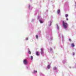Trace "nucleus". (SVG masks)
I'll return each mask as SVG.
<instances>
[{
	"instance_id": "obj_13",
	"label": "nucleus",
	"mask_w": 76,
	"mask_h": 76,
	"mask_svg": "<svg viewBox=\"0 0 76 76\" xmlns=\"http://www.w3.org/2000/svg\"><path fill=\"white\" fill-rule=\"evenodd\" d=\"M41 54H43V53H44V52H43V51H41Z\"/></svg>"
},
{
	"instance_id": "obj_2",
	"label": "nucleus",
	"mask_w": 76,
	"mask_h": 76,
	"mask_svg": "<svg viewBox=\"0 0 76 76\" xmlns=\"http://www.w3.org/2000/svg\"><path fill=\"white\" fill-rule=\"evenodd\" d=\"M23 63H24V64H26L28 63V62L26 59H25L23 61Z\"/></svg>"
},
{
	"instance_id": "obj_19",
	"label": "nucleus",
	"mask_w": 76,
	"mask_h": 76,
	"mask_svg": "<svg viewBox=\"0 0 76 76\" xmlns=\"http://www.w3.org/2000/svg\"><path fill=\"white\" fill-rule=\"evenodd\" d=\"M28 38H26V40H28Z\"/></svg>"
},
{
	"instance_id": "obj_15",
	"label": "nucleus",
	"mask_w": 76,
	"mask_h": 76,
	"mask_svg": "<svg viewBox=\"0 0 76 76\" xmlns=\"http://www.w3.org/2000/svg\"><path fill=\"white\" fill-rule=\"evenodd\" d=\"M41 51H43V49L41 48Z\"/></svg>"
},
{
	"instance_id": "obj_5",
	"label": "nucleus",
	"mask_w": 76,
	"mask_h": 76,
	"mask_svg": "<svg viewBox=\"0 0 76 76\" xmlns=\"http://www.w3.org/2000/svg\"><path fill=\"white\" fill-rule=\"evenodd\" d=\"M60 13V10H58L57 11V13Z\"/></svg>"
},
{
	"instance_id": "obj_20",
	"label": "nucleus",
	"mask_w": 76,
	"mask_h": 76,
	"mask_svg": "<svg viewBox=\"0 0 76 76\" xmlns=\"http://www.w3.org/2000/svg\"><path fill=\"white\" fill-rule=\"evenodd\" d=\"M30 7H31V6H30V5H29V6H28V8H30Z\"/></svg>"
},
{
	"instance_id": "obj_7",
	"label": "nucleus",
	"mask_w": 76,
	"mask_h": 76,
	"mask_svg": "<svg viewBox=\"0 0 76 76\" xmlns=\"http://www.w3.org/2000/svg\"><path fill=\"white\" fill-rule=\"evenodd\" d=\"M57 27L58 29V30H59V27H58V26L57 24Z\"/></svg>"
},
{
	"instance_id": "obj_1",
	"label": "nucleus",
	"mask_w": 76,
	"mask_h": 76,
	"mask_svg": "<svg viewBox=\"0 0 76 76\" xmlns=\"http://www.w3.org/2000/svg\"><path fill=\"white\" fill-rule=\"evenodd\" d=\"M63 25L64 27V28L66 29V28H67V26H68V24H67V23H66L64 22V21H63Z\"/></svg>"
},
{
	"instance_id": "obj_8",
	"label": "nucleus",
	"mask_w": 76,
	"mask_h": 76,
	"mask_svg": "<svg viewBox=\"0 0 76 76\" xmlns=\"http://www.w3.org/2000/svg\"><path fill=\"white\" fill-rule=\"evenodd\" d=\"M39 21H40V23H43V22L41 20H39Z\"/></svg>"
},
{
	"instance_id": "obj_17",
	"label": "nucleus",
	"mask_w": 76,
	"mask_h": 76,
	"mask_svg": "<svg viewBox=\"0 0 76 76\" xmlns=\"http://www.w3.org/2000/svg\"><path fill=\"white\" fill-rule=\"evenodd\" d=\"M69 41L71 42L72 41V40H71V39H69Z\"/></svg>"
},
{
	"instance_id": "obj_9",
	"label": "nucleus",
	"mask_w": 76,
	"mask_h": 76,
	"mask_svg": "<svg viewBox=\"0 0 76 76\" xmlns=\"http://www.w3.org/2000/svg\"><path fill=\"white\" fill-rule=\"evenodd\" d=\"M57 69V68H56V67H54L53 68V70H56Z\"/></svg>"
},
{
	"instance_id": "obj_3",
	"label": "nucleus",
	"mask_w": 76,
	"mask_h": 76,
	"mask_svg": "<svg viewBox=\"0 0 76 76\" xmlns=\"http://www.w3.org/2000/svg\"><path fill=\"white\" fill-rule=\"evenodd\" d=\"M36 54L37 56H39V52H36Z\"/></svg>"
},
{
	"instance_id": "obj_6",
	"label": "nucleus",
	"mask_w": 76,
	"mask_h": 76,
	"mask_svg": "<svg viewBox=\"0 0 76 76\" xmlns=\"http://www.w3.org/2000/svg\"><path fill=\"white\" fill-rule=\"evenodd\" d=\"M50 68V65H48V69H49Z\"/></svg>"
},
{
	"instance_id": "obj_14",
	"label": "nucleus",
	"mask_w": 76,
	"mask_h": 76,
	"mask_svg": "<svg viewBox=\"0 0 76 76\" xmlns=\"http://www.w3.org/2000/svg\"><path fill=\"white\" fill-rule=\"evenodd\" d=\"M36 38H38V35H36Z\"/></svg>"
},
{
	"instance_id": "obj_10",
	"label": "nucleus",
	"mask_w": 76,
	"mask_h": 76,
	"mask_svg": "<svg viewBox=\"0 0 76 76\" xmlns=\"http://www.w3.org/2000/svg\"><path fill=\"white\" fill-rule=\"evenodd\" d=\"M65 16H66V18H67V17H68V15L66 14L65 15Z\"/></svg>"
},
{
	"instance_id": "obj_18",
	"label": "nucleus",
	"mask_w": 76,
	"mask_h": 76,
	"mask_svg": "<svg viewBox=\"0 0 76 76\" xmlns=\"http://www.w3.org/2000/svg\"><path fill=\"white\" fill-rule=\"evenodd\" d=\"M66 20H69V19H68V18H66Z\"/></svg>"
},
{
	"instance_id": "obj_16",
	"label": "nucleus",
	"mask_w": 76,
	"mask_h": 76,
	"mask_svg": "<svg viewBox=\"0 0 76 76\" xmlns=\"http://www.w3.org/2000/svg\"><path fill=\"white\" fill-rule=\"evenodd\" d=\"M34 73H37V71H34Z\"/></svg>"
},
{
	"instance_id": "obj_11",
	"label": "nucleus",
	"mask_w": 76,
	"mask_h": 76,
	"mask_svg": "<svg viewBox=\"0 0 76 76\" xmlns=\"http://www.w3.org/2000/svg\"><path fill=\"white\" fill-rule=\"evenodd\" d=\"M28 54H31V51H28Z\"/></svg>"
},
{
	"instance_id": "obj_12",
	"label": "nucleus",
	"mask_w": 76,
	"mask_h": 76,
	"mask_svg": "<svg viewBox=\"0 0 76 76\" xmlns=\"http://www.w3.org/2000/svg\"><path fill=\"white\" fill-rule=\"evenodd\" d=\"M31 60H33V56H31Z\"/></svg>"
},
{
	"instance_id": "obj_4",
	"label": "nucleus",
	"mask_w": 76,
	"mask_h": 76,
	"mask_svg": "<svg viewBox=\"0 0 76 76\" xmlns=\"http://www.w3.org/2000/svg\"><path fill=\"white\" fill-rule=\"evenodd\" d=\"M71 46L72 47H75V45H74L73 43H72L71 44Z\"/></svg>"
}]
</instances>
